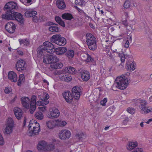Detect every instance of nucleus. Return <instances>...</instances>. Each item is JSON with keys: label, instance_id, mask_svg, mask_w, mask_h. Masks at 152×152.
<instances>
[{"label": "nucleus", "instance_id": "f03ea898", "mask_svg": "<svg viewBox=\"0 0 152 152\" xmlns=\"http://www.w3.org/2000/svg\"><path fill=\"white\" fill-rule=\"evenodd\" d=\"M38 150L41 152L51 151L55 149V146L52 143H48L45 141L41 140L38 142L37 146Z\"/></svg>", "mask_w": 152, "mask_h": 152}, {"label": "nucleus", "instance_id": "13d9d810", "mask_svg": "<svg viewBox=\"0 0 152 152\" xmlns=\"http://www.w3.org/2000/svg\"><path fill=\"white\" fill-rule=\"evenodd\" d=\"M129 121V118L128 117H126L123 121L122 124L124 125H126L127 124Z\"/></svg>", "mask_w": 152, "mask_h": 152}, {"label": "nucleus", "instance_id": "864d4df0", "mask_svg": "<svg viewBox=\"0 0 152 152\" xmlns=\"http://www.w3.org/2000/svg\"><path fill=\"white\" fill-rule=\"evenodd\" d=\"M4 92L6 94H9L11 91V89L8 87H6L4 89Z\"/></svg>", "mask_w": 152, "mask_h": 152}, {"label": "nucleus", "instance_id": "6e6552de", "mask_svg": "<svg viewBox=\"0 0 152 152\" xmlns=\"http://www.w3.org/2000/svg\"><path fill=\"white\" fill-rule=\"evenodd\" d=\"M6 125V127L5 129L4 133L7 134H10L12 131L13 126V121L11 118H8L7 120Z\"/></svg>", "mask_w": 152, "mask_h": 152}, {"label": "nucleus", "instance_id": "6ab92c4d", "mask_svg": "<svg viewBox=\"0 0 152 152\" xmlns=\"http://www.w3.org/2000/svg\"><path fill=\"white\" fill-rule=\"evenodd\" d=\"M8 76L9 80L12 82H16L18 80V77L16 74L12 71H10Z\"/></svg>", "mask_w": 152, "mask_h": 152}, {"label": "nucleus", "instance_id": "2f4dec72", "mask_svg": "<svg viewBox=\"0 0 152 152\" xmlns=\"http://www.w3.org/2000/svg\"><path fill=\"white\" fill-rule=\"evenodd\" d=\"M61 35L60 34L54 35L51 38V41L52 42L56 44V42L58 41Z\"/></svg>", "mask_w": 152, "mask_h": 152}, {"label": "nucleus", "instance_id": "9b49d317", "mask_svg": "<svg viewBox=\"0 0 152 152\" xmlns=\"http://www.w3.org/2000/svg\"><path fill=\"white\" fill-rule=\"evenodd\" d=\"M15 12L14 10H7L5 13L2 15L3 19L7 20H13L14 18V16Z\"/></svg>", "mask_w": 152, "mask_h": 152}, {"label": "nucleus", "instance_id": "c756f323", "mask_svg": "<svg viewBox=\"0 0 152 152\" xmlns=\"http://www.w3.org/2000/svg\"><path fill=\"white\" fill-rule=\"evenodd\" d=\"M45 51L41 46L39 47L37 49V56L39 58L41 57Z\"/></svg>", "mask_w": 152, "mask_h": 152}, {"label": "nucleus", "instance_id": "49530a36", "mask_svg": "<svg viewBox=\"0 0 152 152\" xmlns=\"http://www.w3.org/2000/svg\"><path fill=\"white\" fill-rule=\"evenodd\" d=\"M65 82H69L72 79L71 76L67 74H66L65 75Z\"/></svg>", "mask_w": 152, "mask_h": 152}, {"label": "nucleus", "instance_id": "7c9ffc66", "mask_svg": "<svg viewBox=\"0 0 152 152\" xmlns=\"http://www.w3.org/2000/svg\"><path fill=\"white\" fill-rule=\"evenodd\" d=\"M66 44V39L64 37H61L59 39L57 42H56L57 45L60 46H64Z\"/></svg>", "mask_w": 152, "mask_h": 152}, {"label": "nucleus", "instance_id": "5701e85b", "mask_svg": "<svg viewBox=\"0 0 152 152\" xmlns=\"http://www.w3.org/2000/svg\"><path fill=\"white\" fill-rule=\"evenodd\" d=\"M81 58L83 60L87 62H93L94 61V58L88 54H82Z\"/></svg>", "mask_w": 152, "mask_h": 152}, {"label": "nucleus", "instance_id": "e433bc0d", "mask_svg": "<svg viewBox=\"0 0 152 152\" xmlns=\"http://www.w3.org/2000/svg\"><path fill=\"white\" fill-rule=\"evenodd\" d=\"M35 116L37 119L40 120L44 118L43 114L39 111L36 113Z\"/></svg>", "mask_w": 152, "mask_h": 152}, {"label": "nucleus", "instance_id": "2eb2a0df", "mask_svg": "<svg viewBox=\"0 0 152 152\" xmlns=\"http://www.w3.org/2000/svg\"><path fill=\"white\" fill-rule=\"evenodd\" d=\"M16 28L15 24L12 22H8L5 25L6 30L10 33L14 32Z\"/></svg>", "mask_w": 152, "mask_h": 152}, {"label": "nucleus", "instance_id": "4c0bfd02", "mask_svg": "<svg viewBox=\"0 0 152 152\" xmlns=\"http://www.w3.org/2000/svg\"><path fill=\"white\" fill-rule=\"evenodd\" d=\"M25 80V76L23 74H21L19 76V79L18 80V85L19 86L21 85L22 83L24 82Z\"/></svg>", "mask_w": 152, "mask_h": 152}, {"label": "nucleus", "instance_id": "c9c22d12", "mask_svg": "<svg viewBox=\"0 0 152 152\" xmlns=\"http://www.w3.org/2000/svg\"><path fill=\"white\" fill-rule=\"evenodd\" d=\"M50 31L52 32H58L60 31V28L56 26H52L49 28Z\"/></svg>", "mask_w": 152, "mask_h": 152}, {"label": "nucleus", "instance_id": "338daca9", "mask_svg": "<svg viewBox=\"0 0 152 152\" xmlns=\"http://www.w3.org/2000/svg\"><path fill=\"white\" fill-rule=\"evenodd\" d=\"M128 39H129V40L130 41H132V35L130 34L128 36Z\"/></svg>", "mask_w": 152, "mask_h": 152}, {"label": "nucleus", "instance_id": "ddd939ff", "mask_svg": "<svg viewBox=\"0 0 152 152\" xmlns=\"http://www.w3.org/2000/svg\"><path fill=\"white\" fill-rule=\"evenodd\" d=\"M18 8L17 4L13 1H10L7 3L4 6V10H14Z\"/></svg>", "mask_w": 152, "mask_h": 152}, {"label": "nucleus", "instance_id": "dca6fc26", "mask_svg": "<svg viewBox=\"0 0 152 152\" xmlns=\"http://www.w3.org/2000/svg\"><path fill=\"white\" fill-rule=\"evenodd\" d=\"M80 91L79 87L77 86L74 87L72 89V97L76 99H79L80 96Z\"/></svg>", "mask_w": 152, "mask_h": 152}, {"label": "nucleus", "instance_id": "37998d69", "mask_svg": "<svg viewBox=\"0 0 152 152\" xmlns=\"http://www.w3.org/2000/svg\"><path fill=\"white\" fill-rule=\"evenodd\" d=\"M49 102L48 101H46L45 102H43L40 101H38L36 103V104L38 106L44 105L48 104Z\"/></svg>", "mask_w": 152, "mask_h": 152}, {"label": "nucleus", "instance_id": "8fccbe9b", "mask_svg": "<svg viewBox=\"0 0 152 152\" xmlns=\"http://www.w3.org/2000/svg\"><path fill=\"white\" fill-rule=\"evenodd\" d=\"M127 111L129 113L132 114H133L135 112V110L132 107L128 108L127 109Z\"/></svg>", "mask_w": 152, "mask_h": 152}, {"label": "nucleus", "instance_id": "603ef678", "mask_svg": "<svg viewBox=\"0 0 152 152\" xmlns=\"http://www.w3.org/2000/svg\"><path fill=\"white\" fill-rule=\"evenodd\" d=\"M107 101V99L106 98H104L103 100H102L100 102V104L104 106L105 105V103Z\"/></svg>", "mask_w": 152, "mask_h": 152}, {"label": "nucleus", "instance_id": "f257e3e1", "mask_svg": "<svg viewBox=\"0 0 152 152\" xmlns=\"http://www.w3.org/2000/svg\"><path fill=\"white\" fill-rule=\"evenodd\" d=\"M129 83L128 79L125 77H118L116 78L114 83L112 86V88L113 91H116L118 89L124 90L126 88Z\"/></svg>", "mask_w": 152, "mask_h": 152}, {"label": "nucleus", "instance_id": "f3484780", "mask_svg": "<svg viewBox=\"0 0 152 152\" xmlns=\"http://www.w3.org/2000/svg\"><path fill=\"white\" fill-rule=\"evenodd\" d=\"M63 96L66 101L68 103H71L72 101L73 97L69 91H65L62 94Z\"/></svg>", "mask_w": 152, "mask_h": 152}, {"label": "nucleus", "instance_id": "a878e982", "mask_svg": "<svg viewBox=\"0 0 152 152\" xmlns=\"http://www.w3.org/2000/svg\"><path fill=\"white\" fill-rule=\"evenodd\" d=\"M138 145V143L137 142H129L127 145V148L129 151L137 147Z\"/></svg>", "mask_w": 152, "mask_h": 152}, {"label": "nucleus", "instance_id": "c03bdc74", "mask_svg": "<svg viewBox=\"0 0 152 152\" xmlns=\"http://www.w3.org/2000/svg\"><path fill=\"white\" fill-rule=\"evenodd\" d=\"M37 14V12L32 9H29V16L30 17L36 16Z\"/></svg>", "mask_w": 152, "mask_h": 152}, {"label": "nucleus", "instance_id": "393cba45", "mask_svg": "<svg viewBox=\"0 0 152 152\" xmlns=\"http://www.w3.org/2000/svg\"><path fill=\"white\" fill-rule=\"evenodd\" d=\"M55 51L56 54L61 55L66 52L67 49L65 47H61L56 48V50H55Z\"/></svg>", "mask_w": 152, "mask_h": 152}, {"label": "nucleus", "instance_id": "ea45409f", "mask_svg": "<svg viewBox=\"0 0 152 152\" xmlns=\"http://www.w3.org/2000/svg\"><path fill=\"white\" fill-rule=\"evenodd\" d=\"M76 69L70 66L67 68V72L72 74H74L75 72Z\"/></svg>", "mask_w": 152, "mask_h": 152}, {"label": "nucleus", "instance_id": "473e14b6", "mask_svg": "<svg viewBox=\"0 0 152 152\" xmlns=\"http://www.w3.org/2000/svg\"><path fill=\"white\" fill-rule=\"evenodd\" d=\"M65 55L69 59L72 58L74 55V51L72 50H68L66 51Z\"/></svg>", "mask_w": 152, "mask_h": 152}, {"label": "nucleus", "instance_id": "a19ab883", "mask_svg": "<svg viewBox=\"0 0 152 152\" xmlns=\"http://www.w3.org/2000/svg\"><path fill=\"white\" fill-rule=\"evenodd\" d=\"M76 137L77 138L79 139V140H81L85 138L86 136L83 133H81L80 134L76 135Z\"/></svg>", "mask_w": 152, "mask_h": 152}, {"label": "nucleus", "instance_id": "0e129e2a", "mask_svg": "<svg viewBox=\"0 0 152 152\" xmlns=\"http://www.w3.org/2000/svg\"><path fill=\"white\" fill-rule=\"evenodd\" d=\"M129 46V40H126L124 45V47L126 48H128Z\"/></svg>", "mask_w": 152, "mask_h": 152}, {"label": "nucleus", "instance_id": "c85d7f7f", "mask_svg": "<svg viewBox=\"0 0 152 152\" xmlns=\"http://www.w3.org/2000/svg\"><path fill=\"white\" fill-rule=\"evenodd\" d=\"M61 17L63 19L67 20H71L74 18L72 15L69 13H64L62 15Z\"/></svg>", "mask_w": 152, "mask_h": 152}, {"label": "nucleus", "instance_id": "b1692460", "mask_svg": "<svg viewBox=\"0 0 152 152\" xmlns=\"http://www.w3.org/2000/svg\"><path fill=\"white\" fill-rule=\"evenodd\" d=\"M56 4L59 9L64 10L66 8V5L64 0H57Z\"/></svg>", "mask_w": 152, "mask_h": 152}, {"label": "nucleus", "instance_id": "4468645a", "mask_svg": "<svg viewBox=\"0 0 152 152\" xmlns=\"http://www.w3.org/2000/svg\"><path fill=\"white\" fill-rule=\"evenodd\" d=\"M36 96L33 95L31 99L30 107V112L31 114L33 113L36 108Z\"/></svg>", "mask_w": 152, "mask_h": 152}, {"label": "nucleus", "instance_id": "09e8293b", "mask_svg": "<svg viewBox=\"0 0 152 152\" xmlns=\"http://www.w3.org/2000/svg\"><path fill=\"white\" fill-rule=\"evenodd\" d=\"M130 2L129 0H126L124 4V7L125 9L129 8L130 6Z\"/></svg>", "mask_w": 152, "mask_h": 152}, {"label": "nucleus", "instance_id": "f704fd0d", "mask_svg": "<svg viewBox=\"0 0 152 152\" xmlns=\"http://www.w3.org/2000/svg\"><path fill=\"white\" fill-rule=\"evenodd\" d=\"M46 124L48 127L50 129L53 128L56 125L55 122L53 121L47 122Z\"/></svg>", "mask_w": 152, "mask_h": 152}, {"label": "nucleus", "instance_id": "f8f14e48", "mask_svg": "<svg viewBox=\"0 0 152 152\" xmlns=\"http://www.w3.org/2000/svg\"><path fill=\"white\" fill-rule=\"evenodd\" d=\"M60 115V112L59 110L56 108H53L50 110L49 113L47 116L50 118H57Z\"/></svg>", "mask_w": 152, "mask_h": 152}, {"label": "nucleus", "instance_id": "052dcab7", "mask_svg": "<svg viewBox=\"0 0 152 152\" xmlns=\"http://www.w3.org/2000/svg\"><path fill=\"white\" fill-rule=\"evenodd\" d=\"M75 7L76 9L80 13L83 14L84 13V12L83 11V10L79 8L77 6H75Z\"/></svg>", "mask_w": 152, "mask_h": 152}, {"label": "nucleus", "instance_id": "bb28decb", "mask_svg": "<svg viewBox=\"0 0 152 152\" xmlns=\"http://www.w3.org/2000/svg\"><path fill=\"white\" fill-rule=\"evenodd\" d=\"M57 62H53L52 63L50 64V66L52 69H58L61 68L63 66L62 63L60 62L58 63Z\"/></svg>", "mask_w": 152, "mask_h": 152}, {"label": "nucleus", "instance_id": "a18cd8bd", "mask_svg": "<svg viewBox=\"0 0 152 152\" xmlns=\"http://www.w3.org/2000/svg\"><path fill=\"white\" fill-rule=\"evenodd\" d=\"M119 56L121 58V64H122L123 62H124L126 59L124 55V54L122 53H119L118 54ZM123 66L122 64H120V65Z\"/></svg>", "mask_w": 152, "mask_h": 152}, {"label": "nucleus", "instance_id": "423d86ee", "mask_svg": "<svg viewBox=\"0 0 152 152\" xmlns=\"http://www.w3.org/2000/svg\"><path fill=\"white\" fill-rule=\"evenodd\" d=\"M59 61L55 55H47L44 57L43 62L46 64H51L53 62H58Z\"/></svg>", "mask_w": 152, "mask_h": 152}, {"label": "nucleus", "instance_id": "9d476101", "mask_svg": "<svg viewBox=\"0 0 152 152\" xmlns=\"http://www.w3.org/2000/svg\"><path fill=\"white\" fill-rule=\"evenodd\" d=\"M70 131L66 129L61 130L59 134L60 139L62 140L68 139L71 136Z\"/></svg>", "mask_w": 152, "mask_h": 152}, {"label": "nucleus", "instance_id": "5fc2aeb1", "mask_svg": "<svg viewBox=\"0 0 152 152\" xmlns=\"http://www.w3.org/2000/svg\"><path fill=\"white\" fill-rule=\"evenodd\" d=\"M4 144L3 138L2 135L0 134V145H3Z\"/></svg>", "mask_w": 152, "mask_h": 152}, {"label": "nucleus", "instance_id": "7ed1b4c3", "mask_svg": "<svg viewBox=\"0 0 152 152\" xmlns=\"http://www.w3.org/2000/svg\"><path fill=\"white\" fill-rule=\"evenodd\" d=\"M40 131L39 125L37 121L32 120L29 122V136L38 135Z\"/></svg>", "mask_w": 152, "mask_h": 152}, {"label": "nucleus", "instance_id": "39448f33", "mask_svg": "<svg viewBox=\"0 0 152 152\" xmlns=\"http://www.w3.org/2000/svg\"><path fill=\"white\" fill-rule=\"evenodd\" d=\"M139 108L141 113L144 114H147L150 112H152V108L148 106V103L146 100L142 99L140 102Z\"/></svg>", "mask_w": 152, "mask_h": 152}, {"label": "nucleus", "instance_id": "58836bf2", "mask_svg": "<svg viewBox=\"0 0 152 152\" xmlns=\"http://www.w3.org/2000/svg\"><path fill=\"white\" fill-rule=\"evenodd\" d=\"M75 4L76 5H79L81 7L85 6V1L83 0H75Z\"/></svg>", "mask_w": 152, "mask_h": 152}, {"label": "nucleus", "instance_id": "20e7f679", "mask_svg": "<svg viewBox=\"0 0 152 152\" xmlns=\"http://www.w3.org/2000/svg\"><path fill=\"white\" fill-rule=\"evenodd\" d=\"M86 42L89 48L94 51L97 48L96 39L92 34L87 33L86 34Z\"/></svg>", "mask_w": 152, "mask_h": 152}, {"label": "nucleus", "instance_id": "6e6d98bb", "mask_svg": "<svg viewBox=\"0 0 152 152\" xmlns=\"http://www.w3.org/2000/svg\"><path fill=\"white\" fill-rule=\"evenodd\" d=\"M132 152H143L142 149L140 148H137L134 149Z\"/></svg>", "mask_w": 152, "mask_h": 152}, {"label": "nucleus", "instance_id": "1a4fd4ad", "mask_svg": "<svg viewBox=\"0 0 152 152\" xmlns=\"http://www.w3.org/2000/svg\"><path fill=\"white\" fill-rule=\"evenodd\" d=\"M26 62L22 59L18 60L16 64V69L19 71H22L26 70Z\"/></svg>", "mask_w": 152, "mask_h": 152}, {"label": "nucleus", "instance_id": "3c124183", "mask_svg": "<svg viewBox=\"0 0 152 152\" xmlns=\"http://www.w3.org/2000/svg\"><path fill=\"white\" fill-rule=\"evenodd\" d=\"M66 74L62 73L59 75V77L60 79L63 81H65V75Z\"/></svg>", "mask_w": 152, "mask_h": 152}, {"label": "nucleus", "instance_id": "a211bd4d", "mask_svg": "<svg viewBox=\"0 0 152 152\" xmlns=\"http://www.w3.org/2000/svg\"><path fill=\"white\" fill-rule=\"evenodd\" d=\"M13 20H16L20 24L23 23L24 22V19L22 14L17 12L15 13L14 18Z\"/></svg>", "mask_w": 152, "mask_h": 152}, {"label": "nucleus", "instance_id": "774afa93", "mask_svg": "<svg viewBox=\"0 0 152 152\" xmlns=\"http://www.w3.org/2000/svg\"><path fill=\"white\" fill-rule=\"evenodd\" d=\"M17 53L18 55L22 56L23 55V52L21 51H19L17 52Z\"/></svg>", "mask_w": 152, "mask_h": 152}, {"label": "nucleus", "instance_id": "72a5a7b5", "mask_svg": "<svg viewBox=\"0 0 152 152\" xmlns=\"http://www.w3.org/2000/svg\"><path fill=\"white\" fill-rule=\"evenodd\" d=\"M56 21L61 26L63 27L65 26L64 22L58 16H56L55 17Z\"/></svg>", "mask_w": 152, "mask_h": 152}, {"label": "nucleus", "instance_id": "0eeeda50", "mask_svg": "<svg viewBox=\"0 0 152 152\" xmlns=\"http://www.w3.org/2000/svg\"><path fill=\"white\" fill-rule=\"evenodd\" d=\"M41 46L43 48V50L48 53L53 54L55 51L53 45L48 41L45 42Z\"/></svg>", "mask_w": 152, "mask_h": 152}, {"label": "nucleus", "instance_id": "aec40b11", "mask_svg": "<svg viewBox=\"0 0 152 152\" xmlns=\"http://www.w3.org/2000/svg\"><path fill=\"white\" fill-rule=\"evenodd\" d=\"M80 73L81 78L83 80L87 81L89 79L90 74L87 70H83L80 72Z\"/></svg>", "mask_w": 152, "mask_h": 152}, {"label": "nucleus", "instance_id": "680f3d73", "mask_svg": "<svg viewBox=\"0 0 152 152\" xmlns=\"http://www.w3.org/2000/svg\"><path fill=\"white\" fill-rule=\"evenodd\" d=\"M22 3L25 5H28V0H20Z\"/></svg>", "mask_w": 152, "mask_h": 152}, {"label": "nucleus", "instance_id": "cd10ccee", "mask_svg": "<svg viewBox=\"0 0 152 152\" xmlns=\"http://www.w3.org/2000/svg\"><path fill=\"white\" fill-rule=\"evenodd\" d=\"M127 69L130 71H133L135 69V63L132 61H129L126 63Z\"/></svg>", "mask_w": 152, "mask_h": 152}, {"label": "nucleus", "instance_id": "e2e57ef3", "mask_svg": "<svg viewBox=\"0 0 152 152\" xmlns=\"http://www.w3.org/2000/svg\"><path fill=\"white\" fill-rule=\"evenodd\" d=\"M122 23L125 26H128V23L126 19H125V20H123L122 21Z\"/></svg>", "mask_w": 152, "mask_h": 152}, {"label": "nucleus", "instance_id": "de8ad7c7", "mask_svg": "<svg viewBox=\"0 0 152 152\" xmlns=\"http://www.w3.org/2000/svg\"><path fill=\"white\" fill-rule=\"evenodd\" d=\"M43 98H42L41 100L42 101H46L49 98V96L48 94L46 93H44L43 95Z\"/></svg>", "mask_w": 152, "mask_h": 152}, {"label": "nucleus", "instance_id": "79ce46f5", "mask_svg": "<svg viewBox=\"0 0 152 152\" xmlns=\"http://www.w3.org/2000/svg\"><path fill=\"white\" fill-rule=\"evenodd\" d=\"M19 41L20 45L23 44L24 45L27 46L28 45V42L27 39H19Z\"/></svg>", "mask_w": 152, "mask_h": 152}, {"label": "nucleus", "instance_id": "69168bd1", "mask_svg": "<svg viewBox=\"0 0 152 152\" xmlns=\"http://www.w3.org/2000/svg\"><path fill=\"white\" fill-rule=\"evenodd\" d=\"M60 124L61 125V126H64L66 124V123L64 121H63L60 122Z\"/></svg>", "mask_w": 152, "mask_h": 152}, {"label": "nucleus", "instance_id": "4be33fe9", "mask_svg": "<svg viewBox=\"0 0 152 152\" xmlns=\"http://www.w3.org/2000/svg\"><path fill=\"white\" fill-rule=\"evenodd\" d=\"M20 101L23 107L25 108H28V97L23 96L20 98Z\"/></svg>", "mask_w": 152, "mask_h": 152}, {"label": "nucleus", "instance_id": "412c9836", "mask_svg": "<svg viewBox=\"0 0 152 152\" xmlns=\"http://www.w3.org/2000/svg\"><path fill=\"white\" fill-rule=\"evenodd\" d=\"M14 112L16 118L18 119H20L22 117L23 113L21 110L19 108H15L13 110Z\"/></svg>", "mask_w": 152, "mask_h": 152}, {"label": "nucleus", "instance_id": "bf43d9fd", "mask_svg": "<svg viewBox=\"0 0 152 152\" xmlns=\"http://www.w3.org/2000/svg\"><path fill=\"white\" fill-rule=\"evenodd\" d=\"M38 109L41 111L42 112H45V110H46V107L45 106H43L42 107H39Z\"/></svg>", "mask_w": 152, "mask_h": 152}, {"label": "nucleus", "instance_id": "4d7b16f0", "mask_svg": "<svg viewBox=\"0 0 152 152\" xmlns=\"http://www.w3.org/2000/svg\"><path fill=\"white\" fill-rule=\"evenodd\" d=\"M32 20L33 22H34L37 23L38 22V20L37 16H34L32 17Z\"/></svg>", "mask_w": 152, "mask_h": 152}]
</instances>
